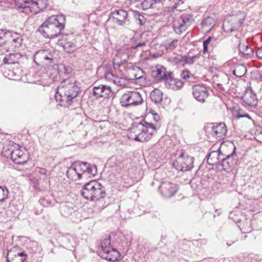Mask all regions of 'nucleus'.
Instances as JSON below:
<instances>
[{
    "label": "nucleus",
    "instance_id": "f257e3e1",
    "mask_svg": "<svg viewBox=\"0 0 262 262\" xmlns=\"http://www.w3.org/2000/svg\"><path fill=\"white\" fill-rule=\"evenodd\" d=\"M80 91L74 78L64 79L57 87L55 97L56 101L64 107H69L74 101Z\"/></svg>",
    "mask_w": 262,
    "mask_h": 262
},
{
    "label": "nucleus",
    "instance_id": "f03ea898",
    "mask_svg": "<svg viewBox=\"0 0 262 262\" xmlns=\"http://www.w3.org/2000/svg\"><path fill=\"white\" fill-rule=\"evenodd\" d=\"M65 22L64 15H52L40 26L38 31L45 37L53 38L60 34L65 27Z\"/></svg>",
    "mask_w": 262,
    "mask_h": 262
},
{
    "label": "nucleus",
    "instance_id": "7ed1b4c3",
    "mask_svg": "<svg viewBox=\"0 0 262 262\" xmlns=\"http://www.w3.org/2000/svg\"><path fill=\"white\" fill-rule=\"evenodd\" d=\"M23 42L22 36L13 31L0 29V53L4 54L19 47Z\"/></svg>",
    "mask_w": 262,
    "mask_h": 262
},
{
    "label": "nucleus",
    "instance_id": "20e7f679",
    "mask_svg": "<svg viewBox=\"0 0 262 262\" xmlns=\"http://www.w3.org/2000/svg\"><path fill=\"white\" fill-rule=\"evenodd\" d=\"M81 195L86 200L99 201L105 197V187L97 181L86 183L81 190Z\"/></svg>",
    "mask_w": 262,
    "mask_h": 262
},
{
    "label": "nucleus",
    "instance_id": "39448f33",
    "mask_svg": "<svg viewBox=\"0 0 262 262\" xmlns=\"http://www.w3.org/2000/svg\"><path fill=\"white\" fill-rule=\"evenodd\" d=\"M15 5L22 12L29 14L37 13L43 10L48 5V0H14Z\"/></svg>",
    "mask_w": 262,
    "mask_h": 262
},
{
    "label": "nucleus",
    "instance_id": "423d86ee",
    "mask_svg": "<svg viewBox=\"0 0 262 262\" xmlns=\"http://www.w3.org/2000/svg\"><path fill=\"white\" fill-rule=\"evenodd\" d=\"M98 252L101 257L108 261H116L120 257L119 252L111 246L110 236L101 240Z\"/></svg>",
    "mask_w": 262,
    "mask_h": 262
},
{
    "label": "nucleus",
    "instance_id": "0eeeda50",
    "mask_svg": "<svg viewBox=\"0 0 262 262\" xmlns=\"http://www.w3.org/2000/svg\"><path fill=\"white\" fill-rule=\"evenodd\" d=\"M193 157L181 151L176 161L172 163L171 165L178 171H187L193 168Z\"/></svg>",
    "mask_w": 262,
    "mask_h": 262
},
{
    "label": "nucleus",
    "instance_id": "6e6552de",
    "mask_svg": "<svg viewBox=\"0 0 262 262\" xmlns=\"http://www.w3.org/2000/svg\"><path fill=\"white\" fill-rule=\"evenodd\" d=\"M142 102L140 94L136 91H128L123 94L120 99L121 106L125 107L138 105Z\"/></svg>",
    "mask_w": 262,
    "mask_h": 262
},
{
    "label": "nucleus",
    "instance_id": "1a4fd4ad",
    "mask_svg": "<svg viewBox=\"0 0 262 262\" xmlns=\"http://www.w3.org/2000/svg\"><path fill=\"white\" fill-rule=\"evenodd\" d=\"M108 21H112L119 26H125L130 23L128 12L123 9L115 10L111 11Z\"/></svg>",
    "mask_w": 262,
    "mask_h": 262
},
{
    "label": "nucleus",
    "instance_id": "9d476101",
    "mask_svg": "<svg viewBox=\"0 0 262 262\" xmlns=\"http://www.w3.org/2000/svg\"><path fill=\"white\" fill-rule=\"evenodd\" d=\"M238 159L235 154V148L231 154L223 157L218 165V168L221 170H224L229 172L231 171L233 168L237 164Z\"/></svg>",
    "mask_w": 262,
    "mask_h": 262
},
{
    "label": "nucleus",
    "instance_id": "9b49d317",
    "mask_svg": "<svg viewBox=\"0 0 262 262\" xmlns=\"http://www.w3.org/2000/svg\"><path fill=\"white\" fill-rule=\"evenodd\" d=\"M54 52L48 50H40L34 56V61L38 66H43L53 63Z\"/></svg>",
    "mask_w": 262,
    "mask_h": 262
},
{
    "label": "nucleus",
    "instance_id": "f8f14e48",
    "mask_svg": "<svg viewBox=\"0 0 262 262\" xmlns=\"http://www.w3.org/2000/svg\"><path fill=\"white\" fill-rule=\"evenodd\" d=\"M161 195L164 198L173 196L178 190V187L170 182H162L158 187Z\"/></svg>",
    "mask_w": 262,
    "mask_h": 262
},
{
    "label": "nucleus",
    "instance_id": "ddd939ff",
    "mask_svg": "<svg viewBox=\"0 0 262 262\" xmlns=\"http://www.w3.org/2000/svg\"><path fill=\"white\" fill-rule=\"evenodd\" d=\"M93 95L97 98L114 97L115 94L111 86L101 84L93 88Z\"/></svg>",
    "mask_w": 262,
    "mask_h": 262
},
{
    "label": "nucleus",
    "instance_id": "4468645a",
    "mask_svg": "<svg viewBox=\"0 0 262 262\" xmlns=\"http://www.w3.org/2000/svg\"><path fill=\"white\" fill-rule=\"evenodd\" d=\"M192 93L193 97L199 102L204 103L208 96L207 88L202 85L197 84L192 86Z\"/></svg>",
    "mask_w": 262,
    "mask_h": 262
},
{
    "label": "nucleus",
    "instance_id": "2eb2a0df",
    "mask_svg": "<svg viewBox=\"0 0 262 262\" xmlns=\"http://www.w3.org/2000/svg\"><path fill=\"white\" fill-rule=\"evenodd\" d=\"M78 172L89 176H95L97 173V167L95 165L88 163L86 162H75Z\"/></svg>",
    "mask_w": 262,
    "mask_h": 262
},
{
    "label": "nucleus",
    "instance_id": "dca6fc26",
    "mask_svg": "<svg viewBox=\"0 0 262 262\" xmlns=\"http://www.w3.org/2000/svg\"><path fill=\"white\" fill-rule=\"evenodd\" d=\"M212 129V134L213 136H216V138L224 139L226 136L227 128L224 123H210L209 126Z\"/></svg>",
    "mask_w": 262,
    "mask_h": 262
},
{
    "label": "nucleus",
    "instance_id": "f3484780",
    "mask_svg": "<svg viewBox=\"0 0 262 262\" xmlns=\"http://www.w3.org/2000/svg\"><path fill=\"white\" fill-rule=\"evenodd\" d=\"M10 157L11 160L16 164L23 165L27 162L29 157L27 153L24 152L19 149L11 151Z\"/></svg>",
    "mask_w": 262,
    "mask_h": 262
},
{
    "label": "nucleus",
    "instance_id": "a211bd4d",
    "mask_svg": "<svg viewBox=\"0 0 262 262\" xmlns=\"http://www.w3.org/2000/svg\"><path fill=\"white\" fill-rule=\"evenodd\" d=\"M17 248L14 247L7 252V262H24L27 255L24 252H17Z\"/></svg>",
    "mask_w": 262,
    "mask_h": 262
},
{
    "label": "nucleus",
    "instance_id": "6ab92c4d",
    "mask_svg": "<svg viewBox=\"0 0 262 262\" xmlns=\"http://www.w3.org/2000/svg\"><path fill=\"white\" fill-rule=\"evenodd\" d=\"M58 44L67 53H72L77 49L76 45L70 40V37L67 34L63 35L62 39L59 40Z\"/></svg>",
    "mask_w": 262,
    "mask_h": 262
},
{
    "label": "nucleus",
    "instance_id": "aec40b11",
    "mask_svg": "<svg viewBox=\"0 0 262 262\" xmlns=\"http://www.w3.org/2000/svg\"><path fill=\"white\" fill-rule=\"evenodd\" d=\"M172 73L169 72V78L165 83V86L168 89L173 90H178L183 86V82L180 79L172 78Z\"/></svg>",
    "mask_w": 262,
    "mask_h": 262
},
{
    "label": "nucleus",
    "instance_id": "412c9836",
    "mask_svg": "<svg viewBox=\"0 0 262 262\" xmlns=\"http://www.w3.org/2000/svg\"><path fill=\"white\" fill-rule=\"evenodd\" d=\"M140 133L136 135L134 140L136 141L144 142L149 140L152 136V132L147 130V127H140Z\"/></svg>",
    "mask_w": 262,
    "mask_h": 262
},
{
    "label": "nucleus",
    "instance_id": "4be33fe9",
    "mask_svg": "<svg viewBox=\"0 0 262 262\" xmlns=\"http://www.w3.org/2000/svg\"><path fill=\"white\" fill-rule=\"evenodd\" d=\"M223 156H224V154H222L219 150L212 151L207 156V163L210 165H217L218 167L221 157Z\"/></svg>",
    "mask_w": 262,
    "mask_h": 262
},
{
    "label": "nucleus",
    "instance_id": "5701e85b",
    "mask_svg": "<svg viewBox=\"0 0 262 262\" xmlns=\"http://www.w3.org/2000/svg\"><path fill=\"white\" fill-rule=\"evenodd\" d=\"M243 101L249 106H254L256 104V96L252 91H247L242 97Z\"/></svg>",
    "mask_w": 262,
    "mask_h": 262
},
{
    "label": "nucleus",
    "instance_id": "b1692460",
    "mask_svg": "<svg viewBox=\"0 0 262 262\" xmlns=\"http://www.w3.org/2000/svg\"><path fill=\"white\" fill-rule=\"evenodd\" d=\"M67 176L69 179L73 180L74 179L76 180L77 177L78 179L82 178V173L78 172V170L77 168L75 162L68 168Z\"/></svg>",
    "mask_w": 262,
    "mask_h": 262
},
{
    "label": "nucleus",
    "instance_id": "393cba45",
    "mask_svg": "<svg viewBox=\"0 0 262 262\" xmlns=\"http://www.w3.org/2000/svg\"><path fill=\"white\" fill-rule=\"evenodd\" d=\"M128 56L126 53H119L113 59V66L115 69L118 68L121 65L127 61Z\"/></svg>",
    "mask_w": 262,
    "mask_h": 262
},
{
    "label": "nucleus",
    "instance_id": "a878e982",
    "mask_svg": "<svg viewBox=\"0 0 262 262\" xmlns=\"http://www.w3.org/2000/svg\"><path fill=\"white\" fill-rule=\"evenodd\" d=\"M21 57V54L18 52L11 53L4 58L3 61L5 63L14 64L18 62Z\"/></svg>",
    "mask_w": 262,
    "mask_h": 262
},
{
    "label": "nucleus",
    "instance_id": "bb28decb",
    "mask_svg": "<svg viewBox=\"0 0 262 262\" xmlns=\"http://www.w3.org/2000/svg\"><path fill=\"white\" fill-rule=\"evenodd\" d=\"M171 64L177 66L178 67H183L185 66L184 56H178L171 57L168 60Z\"/></svg>",
    "mask_w": 262,
    "mask_h": 262
},
{
    "label": "nucleus",
    "instance_id": "cd10ccee",
    "mask_svg": "<svg viewBox=\"0 0 262 262\" xmlns=\"http://www.w3.org/2000/svg\"><path fill=\"white\" fill-rule=\"evenodd\" d=\"M134 16L136 23L140 26H143L146 23L147 15L145 17L141 12L135 11Z\"/></svg>",
    "mask_w": 262,
    "mask_h": 262
},
{
    "label": "nucleus",
    "instance_id": "c85d7f7f",
    "mask_svg": "<svg viewBox=\"0 0 262 262\" xmlns=\"http://www.w3.org/2000/svg\"><path fill=\"white\" fill-rule=\"evenodd\" d=\"M150 97L153 102L159 103L162 100V93L159 89H155L150 93Z\"/></svg>",
    "mask_w": 262,
    "mask_h": 262
},
{
    "label": "nucleus",
    "instance_id": "c756f323",
    "mask_svg": "<svg viewBox=\"0 0 262 262\" xmlns=\"http://www.w3.org/2000/svg\"><path fill=\"white\" fill-rule=\"evenodd\" d=\"M180 21H181L184 26L188 28L194 21V19L193 15L191 14H184L181 15Z\"/></svg>",
    "mask_w": 262,
    "mask_h": 262
},
{
    "label": "nucleus",
    "instance_id": "7c9ffc66",
    "mask_svg": "<svg viewBox=\"0 0 262 262\" xmlns=\"http://www.w3.org/2000/svg\"><path fill=\"white\" fill-rule=\"evenodd\" d=\"M105 78L110 81H112L114 84L118 85L120 80L118 76L114 74L112 71L106 70L104 74Z\"/></svg>",
    "mask_w": 262,
    "mask_h": 262
},
{
    "label": "nucleus",
    "instance_id": "2f4dec72",
    "mask_svg": "<svg viewBox=\"0 0 262 262\" xmlns=\"http://www.w3.org/2000/svg\"><path fill=\"white\" fill-rule=\"evenodd\" d=\"M244 18H241V19H238L237 22L235 23L233 26H232L231 28H230L229 29L227 28V26L229 23H227V24L226 23L224 24L223 25V28L224 31L226 32L231 33L233 31L237 30L238 29V28L239 27H241V26L243 24V23L244 22Z\"/></svg>",
    "mask_w": 262,
    "mask_h": 262
},
{
    "label": "nucleus",
    "instance_id": "473e14b6",
    "mask_svg": "<svg viewBox=\"0 0 262 262\" xmlns=\"http://www.w3.org/2000/svg\"><path fill=\"white\" fill-rule=\"evenodd\" d=\"M215 24V19L211 17L207 16L203 19L202 24L204 28H208V31H210L211 29L213 27Z\"/></svg>",
    "mask_w": 262,
    "mask_h": 262
},
{
    "label": "nucleus",
    "instance_id": "72a5a7b5",
    "mask_svg": "<svg viewBox=\"0 0 262 262\" xmlns=\"http://www.w3.org/2000/svg\"><path fill=\"white\" fill-rule=\"evenodd\" d=\"M247 72L246 67L242 64H239L235 66V69L233 71V74L236 77L243 76Z\"/></svg>",
    "mask_w": 262,
    "mask_h": 262
},
{
    "label": "nucleus",
    "instance_id": "f704fd0d",
    "mask_svg": "<svg viewBox=\"0 0 262 262\" xmlns=\"http://www.w3.org/2000/svg\"><path fill=\"white\" fill-rule=\"evenodd\" d=\"M73 71L72 68L70 66H66L64 64H60L58 66V72L59 75L62 74L66 76L70 75Z\"/></svg>",
    "mask_w": 262,
    "mask_h": 262
},
{
    "label": "nucleus",
    "instance_id": "c9c22d12",
    "mask_svg": "<svg viewBox=\"0 0 262 262\" xmlns=\"http://www.w3.org/2000/svg\"><path fill=\"white\" fill-rule=\"evenodd\" d=\"M155 72L156 76L160 79H165L167 81L169 78V72L167 73L166 72V69L163 67L157 68Z\"/></svg>",
    "mask_w": 262,
    "mask_h": 262
},
{
    "label": "nucleus",
    "instance_id": "e433bc0d",
    "mask_svg": "<svg viewBox=\"0 0 262 262\" xmlns=\"http://www.w3.org/2000/svg\"><path fill=\"white\" fill-rule=\"evenodd\" d=\"M238 50L244 55H251L253 53V49L247 44L239 43Z\"/></svg>",
    "mask_w": 262,
    "mask_h": 262
},
{
    "label": "nucleus",
    "instance_id": "4c0bfd02",
    "mask_svg": "<svg viewBox=\"0 0 262 262\" xmlns=\"http://www.w3.org/2000/svg\"><path fill=\"white\" fill-rule=\"evenodd\" d=\"M39 202L42 206L46 207L53 206L54 204L53 196L52 195L44 196L39 199Z\"/></svg>",
    "mask_w": 262,
    "mask_h": 262
},
{
    "label": "nucleus",
    "instance_id": "58836bf2",
    "mask_svg": "<svg viewBox=\"0 0 262 262\" xmlns=\"http://www.w3.org/2000/svg\"><path fill=\"white\" fill-rule=\"evenodd\" d=\"M141 7L144 10L154 9L156 7V4L154 0H143L141 3Z\"/></svg>",
    "mask_w": 262,
    "mask_h": 262
},
{
    "label": "nucleus",
    "instance_id": "ea45409f",
    "mask_svg": "<svg viewBox=\"0 0 262 262\" xmlns=\"http://www.w3.org/2000/svg\"><path fill=\"white\" fill-rule=\"evenodd\" d=\"M178 42V39H173L171 41H167L164 43L163 47L166 50L171 51L177 48Z\"/></svg>",
    "mask_w": 262,
    "mask_h": 262
},
{
    "label": "nucleus",
    "instance_id": "a19ab883",
    "mask_svg": "<svg viewBox=\"0 0 262 262\" xmlns=\"http://www.w3.org/2000/svg\"><path fill=\"white\" fill-rule=\"evenodd\" d=\"M61 213L64 217H69L72 213L73 208L66 204H63L60 207Z\"/></svg>",
    "mask_w": 262,
    "mask_h": 262
},
{
    "label": "nucleus",
    "instance_id": "79ce46f5",
    "mask_svg": "<svg viewBox=\"0 0 262 262\" xmlns=\"http://www.w3.org/2000/svg\"><path fill=\"white\" fill-rule=\"evenodd\" d=\"M174 31L178 34H180L186 30L187 28L183 24L179 21L177 24H174L173 26Z\"/></svg>",
    "mask_w": 262,
    "mask_h": 262
},
{
    "label": "nucleus",
    "instance_id": "37998d69",
    "mask_svg": "<svg viewBox=\"0 0 262 262\" xmlns=\"http://www.w3.org/2000/svg\"><path fill=\"white\" fill-rule=\"evenodd\" d=\"M9 191L6 186L0 185V203L5 201L8 198Z\"/></svg>",
    "mask_w": 262,
    "mask_h": 262
},
{
    "label": "nucleus",
    "instance_id": "c03bdc74",
    "mask_svg": "<svg viewBox=\"0 0 262 262\" xmlns=\"http://www.w3.org/2000/svg\"><path fill=\"white\" fill-rule=\"evenodd\" d=\"M200 56V55L199 54H198L193 56H184L185 66H186V64H192L195 61L196 58H199Z\"/></svg>",
    "mask_w": 262,
    "mask_h": 262
},
{
    "label": "nucleus",
    "instance_id": "a18cd8bd",
    "mask_svg": "<svg viewBox=\"0 0 262 262\" xmlns=\"http://www.w3.org/2000/svg\"><path fill=\"white\" fill-rule=\"evenodd\" d=\"M243 111L241 109H238L236 111H234V115L237 118H248L249 119H251V117L249 115V114L247 113H242Z\"/></svg>",
    "mask_w": 262,
    "mask_h": 262
},
{
    "label": "nucleus",
    "instance_id": "49530a36",
    "mask_svg": "<svg viewBox=\"0 0 262 262\" xmlns=\"http://www.w3.org/2000/svg\"><path fill=\"white\" fill-rule=\"evenodd\" d=\"M145 45L146 42L144 41L136 42L132 46L130 49L132 50H135L136 49H138V48H141L142 47L145 46Z\"/></svg>",
    "mask_w": 262,
    "mask_h": 262
},
{
    "label": "nucleus",
    "instance_id": "de8ad7c7",
    "mask_svg": "<svg viewBox=\"0 0 262 262\" xmlns=\"http://www.w3.org/2000/svg\"><path fill=\"white\" fill-rule=\"evenodd\" d=\"M145 123L146 124V125H144L142 123H139V127L140 126V127H147V130H149V129H150V131L152 132V133L154 131H155L156 130L155 126L153 124L148 123L146 122Z\"/></svg>",
    "mask_w": 262,
    "mask_h": 262
},
{
    "label": "nucleus",
    "instance_id": "09e8293b",
    "mask_svg": "<svg viewBox=\"0 0 262 262\" xmlns=\"http://www.w3.org/2000/svg\"><path fill=\"white\" fill-rule=\"evenodd\" d=\"M71 239H72V237L70 234H67L62 237L63 242L68 247H70L69 244H70Z\"/></svg>",
    "mask_w": 262,
    "mask_h": 262
},
{
    "label": "nucleus",
    "instance_id": "8fccbe9b",
    "mask_svg": "<svg viewBox=\"0 0 262 262\" xmlns=\"http://www.w3.org/2000/svg\"><path fill=\"white\" fill-rule=\"evenodd\" d=\"M184 0H169L170 2H172L173 3H174V4L172 5V8H174V9H176L178 5L181 3V4H183L184 1Z\"/></svg>",
    "mask_w": 262,
    "mask_h": 262
},
{
    "label": "nucleus",
    "instance_id": "3c124183",
    "mask_svg": "<svg viewBox=\"0 0 262 262\" xmlns=\"http://www.w3.org/2000/svg\"><path fill=\"white\" fill-rule=\"evenodd\" d=\"M181 76L183 79H187L189 77V72L187 71H183Z\"/></svg>",
    "mask_w": 262,
    "mask_h": 262
},
{
    "label": "nucleus",
    "instance_id": "603ef678",
    "mask_svg": "<svg viewBox=\"0 0 262 262\" xmlns=\"http://www.w3.org/2000/svg\"><path fill=\"white\" fill-rule=\"evenodd\" d=\"M256 54L258 58L262 59V47L257 50Z\"/></svg>",
    "mask_w": 262,
    "mask_h": 262
},
{
    "label": "nucleus",
    "instance_id": "864d4df0",
    "mask_svg": "<svg viewBox=\"0 0 262 262\" xmlns=\"http://www.w3.org/2000/svg\"><path fill=\"white\" fill-rule=\"evenodd\" d=\"M212 40V37L211 36L208 37L207 39L203 41V45H205L208 46L210 43L211 40Z\"/></svg>",
    "mask_w": 262,
    "mask_h": 262
},
{
    "label": "nucleus",
    "instance_id": "5fc2aeb1",
    "mask_svg": "<svg viewBox=\"0 0 262 262\" xmlns=\"http://www.w3.org/2000/svg\"><path fill=\"white\" fill-rule=\"evenodd\" d=\"M208 46L203 45V53H204V54H205L206 53L208 52Z\"/></svg>",
    "mask_w": 262,
    "mask_h": 262
},
{
    "label": "nucleus",
    "instance_id": "6e6d98bb",
    "mask_svg": "<svg viewBox=\"0 0 262 262\" xmlns=\"http://www.w3.org/2000/svg\"><path fill=\"white\" fill-rule=\"evenodd\" d=\"M142 78H143V76H142V75H140L139 76H138L137 74H136L135 75L134 79H135L136 80H138V79L140 80V79H142Z\"/></svg>",
    "mask_w": 262,
    "mask_h": 262
},
{
    "label": "nucleus",
    "instance_id": "4d7b16f0",
    "mask_svg": "<svg viewBox=\"0 0 262 262\" xmlns=\"http://www.w3.org/2000/svg\"><path fill=\"white\" fill-rule=\"evenodd\" d=\"M154 118L155 120H156V121H158V120L160 119V117L157 114H154Z\"/></svg>",
    "mask_w": 262,
    "mask_h": 262
},
{
    "label": "nucleus",
    "instance_id": "13d9d810",
    "mask_svg": "<svg viewBox=\"0 0 262 262\" xmlns=\"http://www.w3.org/2000/svg\"><path fill=\"white\" fill-rule=\"evenodd\" d=\"M234 242H235V241H231V242L228 241L227 242V245L228 246H229L231 245Z\"/></svg>",
    "mask_w": 262,
    "mask_h": 262
},
{
    "label": "nucleus",
    "instance_id": "bf43d9fd",
    "mask_svg": "<svg viewBox=\"0 0 262 262\" xmlns=\"http://www.w3.org/2000/svg\"><path fill=\"white\" fill-rule=\"evenodd\" d=\"M165 0H154L155 2L157 4L158 3L162 2L163 1H165Z\"/></svg>",
    "mask_w": 262,
    "mask_h": 262
},
{
    "label": "nucleus",
    "instance_id": "052dcab7",
    "mask_svg": "<svg viewBox=\"0 0 262 262\" xmlns=\"http://www.w3.org/2000/svg\"><path fill=\"white\" fill-rule=\"evenodd\" d=\"M10 73H9V75H10V76H11V77H12V76H13V75H15L13 72H11V71H10Z\"/></svg>",
    "mask_w": 262,
    "mask_h": 262
},
{
    "label": "nucleus",
    "instance_id": "680f3d73",
    "mask_svg": "<svg viewBox=\"0 0 262 262\" xmlns=\"http://www.w3.org/2000/svg\"><path fill=\"white\" fill-rule=\"evenodd\" d=\"M45 169H42V171H40V172H41V173H43L44 174H45Z\"/></svg>",
    "mask_w": 262,
    "mask_h": 262
},
{
    "label": "nucleus",
    "instance_id": "e2e57ef3",
    "mask_svg": "<svg viewBox=\"0 0 262 262\" xmlns=\"http://www.w3.org/2000/svg\"><path fill=\"white\" fill-rule=\"evenodd\" d=\"M141 73L142 74H143V71H141Z\"/></svg>",
    "mask_w": 262,
    "mask_h": 262
}]
</instances>
